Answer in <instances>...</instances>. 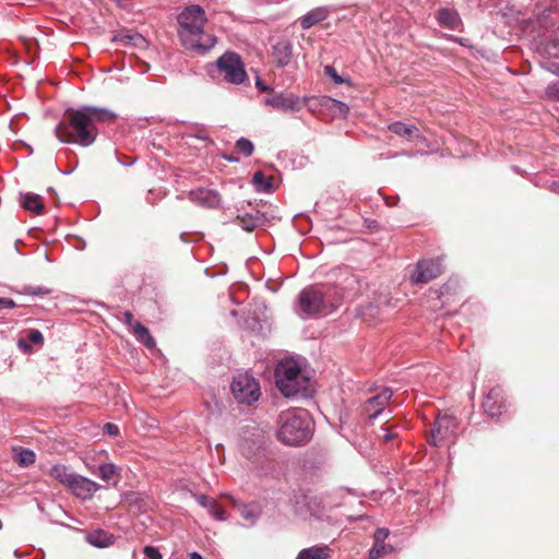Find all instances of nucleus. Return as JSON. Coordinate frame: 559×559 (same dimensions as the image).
<instances>
[{"instance_id":"f257e3e1","label":"nucleus","mask_w":559,"mask_h":559,"mask_svg":"<svg viewBox=\"0 0 559 559\" xmlns=\"http://www.w3.org/2000/svg\"><path fill=\"white\" fill-rule=\"evenodd\" d=\"M178 35L186 49L204 53L215 45L216 39L203 31L205 13L200 7L192 5L183 10L178 16Z\"/></svg>"},{"instance_id":"f03ea898","label":"nucleus","mask_w":559,"mask_h":559,"mask_svg":"<svg viewBox=\"0 0 559 559\" xmlns=\"http://www.w3.org/2000/svg\"><path fill=\"white\" fill-rule=\"evenodd\" d=\"M277 437L287 445H300L311 438L310 419L305 409L288 411L280 416Z\"/></svg>"},{"instance_id":"7ed1b4c3","label":"nucleus","mask_w":559,"mask_h":559,"mask_svg":"<svg viewBox=\"0 0 559 559\" xmlns=\"http://www.w3.org/2000/svg\"><path fill=\"white\" fill-rule=\"evenodd\" d=\"M342 294L335 287L321 289L309 287L299 294V307L308 316L328 314L337 309L342 302Z\"/></svg>"},{"instance_id":"20e7f679","label":"nucleus","mask_w":559,"mask_h":559,"mask_svg":"<svg viewBox=\"0 0 559 559\" xmlns=\"http://www.w3.org/2000/svg\"><path fill=\"white\" fill-rule=\"evenodd\" d=\"M114 116L95 109L72 110V143L87 146L97 135L96 124Z\"/></svg>"},{"instance_id":"39448f33","label":"nucleus","mask_w":559,"mask_h":559,"mask_svg":"<svg viewBox=\"0 0 559 559\" xmlns=\"http://www.w3.org/2000/svg\"><path fill=\"white\" fill-rule=\"evenodd\" d=\"M276 386L286 397L309 392L310 380L301 374L300 368L293 361L281 362L275 370Z\"/></svg>"},{"instance_id":"423d86ee","label":"nucleus","mask_w":559,"mask_h":559,"mask_svg":"<svg viewBox=\"0 0 559 559\" xmlns=\"http://www.w3.org/2000/svg\"><path fill=\"white\" fill-rule=\"evenodd\" d=\"M230 390L235 400L246 405L257 402L261 395L259 382L248 373L234 377Z\"/></svg>"},{"instance_id":"0eeeda50","label":"nucleus","mask_w":559,"mask_h":559,"mask_svg":"<svg viewBox=\"0 0 559 559\" xmlns=\"http://www.w3.org/2000/svg\"><path fill=\"white\" fill-rule=\"evenodd\" d=\"M457 419L448 414H438L430 430L428 441L435 447H441L445 442H452L456 437Z\"/></svg>"},{"instance_id":"6e6552de","label":"nucleus","mask_w":559,"mask_h":559,"mask_svg":"<svg viewBox=\"0 0 559 559\" xmlns=\"http://www.w3.org/2000/svg\"><path fill=\"white\" fill-rule=\"evenodd\" d=\"M217 68L227 82L234 84L242 83L247 73L240 57L235 52H226L217 59Z\"/></svg>"},{"instance_id":"1a4fd4ad","label":"nucleus","mask_w":559,"mask_h":559,"mask_svg":"<svg viewBox=\"0 0 559 559\" xmlns=\"http://www.w3.org/2000/svg\"><path fill=\"white\" fill-rule=\"evenodd\" d=\"M443 272L441 259L421 260L417 263L416 270L411 275V281L415 284L428 283Z\"/></svg>"},{"instance_id":"9d476101","label":"nucleus","mask_w":559,"mask_h":559,"mask_svg":"<svg viewBox=\"0 0 559 559\" xmlns=\"http://www.w3.org/2000/svg\"><path fill=\"white\" fill-rule=\"evenodd\" d=\"M392 397V391L388 388L382 389L380 393L368 399L361 405V415L366 416L368 419H373L381 415Z\"/></svg>"},{"instance_id":"9b49d317","label":"nucleus","mask_w":559,"mask_h":559,"mask_svg":"<svg viewBox=\"0 0 559 559\" xmlns=\"http://www.w3.org/2000/svg\"><path fill=\"white\" fill-rule=\"evenodd\" d=\"M506 404L504 391L501 386L497 385L486 395L483 407L490 417H496L502 414L506 409Z\"/></svg>"},{"instance_id":"f8f14e48","label":"nucleus","mask_w":559,"mask_h":559,"mask_svg":"<svg viewBox=\"0 0 559 559\" xmlns=\"http://www.w3.org/2000/svg\"><path fill=\"white\" fill-rule=\"evenodd\" d=\"M99 489L98 484L82 476H72V495L82 499L90 500Z\"/></svg>"},{"instance_id":"ddd939ff","label":"nucleus","mask_w":559,"mask_h":559,"mask_svg":"<svg viewBox=\"0 0 559 559\" xmlns=\"http://www.w3.org/2000/svg\"><path fill=\"white\" fill-rule=\"evenodd\" d=\"M293 56V45L289 40L283 39L272 46L271 57L278 67L287 66Z\"/></svg>"},{"instance_id":"4468645a","label":"nucleus","mask_w":559,"mask_h":559,"mask_svg":"<svg viewBox=\"0 0 559 559\" xmlns=\"http://www.w3.org/2000/svg\"><path fill=\"white\" fill-rule=\"evenodd\" d=\"M388 129L394 134L406 139L409 142L424 140L419 129L413 124H406L401 121L393 122L388 126Z\"/></svg>"},{"instance_id":"2eb2a0df","label":"nucleus","mask_w":559,"mask_h":559,"mask_svg":"<svg viewBox=\"0 0 559 559\" xmlns=\"http://www.w3.org/2000/svg\"><path fill=\"white\" fill-rule=\"evenodd\" d=\"M545 55L547 58L548 69L559 75V36L551 38L545 45Z\"/></svg>"},{"instance_id":"dca6fc26","label":"nucleus","mask_w":559,"mask_h":559,"mask_svg":"<svg viewBox=\"0 0 559 559\" xmlns=\"http://www.w3.org/2000/svg\"><path fill=\"white\" fill-rule=\"evenodd\" d=\"M330 15V10L325 7L314 8L307 14L300 17V26L302 29H308L316 24L324 21Z\"/></svg>"},{"instance_id":"f3484780","label":"nucleus","mask_w":559,"mask_h":559,"mask_svg":"<svg viewBox=\"0 0 559 559\" xmlns=\"http://www.w3.org/2000/svg\"><path fill=\"white\" fill-rule=\"evenodd\" d=\"M79 533L82 535L84 540L98 548L108 547L114 543L112 535L107 534L103 530H96L91 533L79 531Z\"/></svg>"},{"instance_id":"a211bd4d","label":"nucleus","mask_w":559,"mask_h":559,"mask_svg":"<svg viewBox=\"0 0 559 559\" xmlns=\"http://www.w3.org/2000/svg\"><path fill=\"white\" fill-rule=\"evenodd\" d=\"M189 198L192 202L202 206L213 207L218 203L217 193L206 189L192 190L189 193Z\"/></svg>"},{"instance_id":"6ab92c4d","label":"nucleus","mask_w":559,"mask_h":559,"mask_svg":"<svg viewBox=\"0 0 559 559\" xmlns=\"http://www.w3.org/2000/svg\"><path fill=\"white\" fill-rule=\"evenodd\" d=\"M331 552L332 549L328 545H316L299 551L296 559H328Z\"/></svg>"},{"instance_id":"aec40b11","label":"nucleus","mask_w":559,"mask_h":559,"mask_svg":"<svg viewBox=\"0 0 559 559\" xmlns=\"http://www.w3.org/2000/svg\"><path fill=\"white\" fill-rule=\"evenodd\" d=\"M437 19L439 23L450 29H455L460 24V16L457 12L451 9L438 10Z\"/></svg>"},{"instance_id":"412c9836","label":"nucleus","mask_w":559,"mask_h":559,"mask_svg":"<svg viewBox=\"0 0 559 559\" xmlns=\"http://www.w3.org/2000/svg\"><path fill=\"white\" fill-rule=\"evenodd\" d=\"M22 205L26 211L40 214L44 210V202L40 195L26 193L23 195Z\"/></svg>"},{"instance_id":"4be33fe9","label":"nucleus","mask_w":559,"mask_h":559,"mask_svg":"<svg viewBox=\"0 0 559 559\" xmlns=\"http://www.w3.org/2000/svg\"><path fill=\"white\" fill-rule=\"evenodd\" d=\"M198 501L201 506L204 508H207L210 513L216 519V520H224L225 510L224 508L218 504V502L212 498H209L206 496H200L198 498Z\"/></svg>"},{"instance_id":"5701e85b","label":"nucleus","mask_w":559,"mask_h":559,"mask_svg":"<svg viewBox=\"0 0 559 559\" xmlns=\"http://www.w3.org/2000/svg\"><path fill=\"white\" fill-rule=\"evenodd\" d=\"M133 334L139 342H141L147 348L155 347V340L150 334L147 328H145L142 323L135 322L132 328Z\"/></svg>"},{"instance_id":"b1692460","label":"nucleus","mask_w":559,"mask_h":559,"mask_svg":"<svg viewBox=\"0 0 559 559\" xmlns=\"http://www.w3.org/2000/svg\"><path fill=\"white\" fill-rule=\"evenodd\" d=\"M236 219L238 224L247 231L253 230L263 222V217L259 212L255 214L238 215Z\"/></svg>"},{"instance_id":"393cba45","label":"nucleus","mask_w":559,"mask_h":559,"mask_svg":"<svg viewBox=\"0 0 559 559\" xmlns=\"http://www.w3.org/2000/svg\"><path fill=\"white\" fill-rule=\"evenodd\" d=\"M44 341V336L41 334L40 331L38 330H31L28 333H27V336L26 338H20L19 342H17V346L19 348L23 349V350H28L31 349V343L32 344H41Z\"/></svg>"},{"instance_id":"a878e982","label":"nucleus","mask_w":559,"mask_h":559,"mask_svg":"<svg viewBox=\"0 0 559 559\" xmlns=\"http://www.w3.org/2000/svg\"><path fill=\"white\" fill-rule=\"evenodd\" d=\"M117 39L124 45H131L139 48H144L147 45L146 39L141 34H121Z\"/></svg>"},{"instance_id":"bb28decb","label":"nucleus","mask_w":559,"mask_h":559,"mask_svg":"<svg viewBox=\"0 0 559 559\" xmlns=\"http://www.w3.org/2000/svg\"><path fill=\"white\" fill-rule=\"evenodd\" d=\"M393 551V547L385 543H374L369 550V559H380Z\"/></svg>"},{"instance_id":"cd10ccee","label":"nucleus","mask_w":559,"mask_h":559,"mask_svg":"<svg viewBox=\"0 0 559 559\" xmlns=\"http://www.w3.org/2000/svg\"><path fill=\"white\" fill-rule=\"evenodd\" d=\"M51 476L58 479L61 484L67 487H70V473L68 472L67 466L63 465H55L51 468Z\"/></svg>"},{"instance_id":"c85d7f7f","label":"nucleus","mask_w":559,"mask_h":559,"mask_svg":"<svg viewBox=\"0 0 559 559\" xmlns=\"http://www.w3.org/2000/svg\"><path fill=\"white\" fill-rule=\"evenodd\" d=\"M271 180L272 178H266L262 171H257L253 175L252 182L259 191L269 192L272 188Z\"/></svg>"},{"instance_id":"c756f323","label":"nucleus","mask_w":559,"mask_h":559,"mask_svg":"<svg viewBox=\"0 0 559 559\" xmlns=\"http://www.w3.org/2000/svg\"><path fill=\"white\" fill-rule=\"evenodd\" d=\"M56 135L58 136L59 141L62 143L70 142V130H69V126L66 121H61L56 127Z\"/></svg>"},{"instance_id":"7c9ffc66","label":"nucleus","mask_w":559,"mask_h":559,"mask_svg":"<svg viewBox=\"0 0 559 559\" xmlns=\"http://www.w3.org/2000/svg\"><path fill=\"white\" fill-rule=\"evenodd\" d=\"M236 147L245 156H250L253 153V148H254L253 143L250 140L246 139V138H240L236 142Z\"/></svg>"},{"instance_id":"2f4dec72","label":"nucleus","mask_w":559,"mask_h":559,"mask_svg":"<svg viewBox=\"0 0 559 559\" xmlns=\"http://www.w3.org/2000/svg\"><path fill=\"white\" fill-rule=\"evenodd\" d=\"M116 474H117V467L111 463L103 464L99 466V476L104 480L111 479L112 476Z\"/></svg>"},{"instance_id":"473e14b6","label":"nucleus","mask_w":559,"mask_h":559,"mask_svg":"<svg viewBox=\"0 0 559 559\" xmlns=\"http://www.w3.org/2000/svg\"><path fill=\"white\" fill-rule=\"evenodd\" d=\"M17 462L22 466H28L35 462V453L31 450H22L17 455Z\"/></svg>"},{"instance_id":"72a5a7b5","label":"nucleus","mask_w":559,"mask_h":559,"mask_svg":"<svg viewBox=\"0 0 559 559\" xmlns=\"http://www.w3.org/2000/svg\"><path fill=\"white\" fill-rule=\"evenodd\" d=\"M328 102H331L330 108L336 110L340 116L345 117L348 114L349 108L346 104L332 98H328Z\"/></svg>"},{"instance_id":"f704fd0d","label":"nucleus","mask_w":559,"mask_h":559,"mask_svg":"<svg viewBox=\"0 0 559 559\" xmlns=\"http://www.w3.org/2000/svg\"><path fill=\"white\" fill-rule=\"evenodd\" d=\"M26 293L33 296H44L50 293L49 289L41 286H27L25 288Z\"/></svg>"},{"instance_id":"c9c22d12","label":"nucleus","mask_w":559,"mask_h":559,"mask_svg":"<svg viewBox=\"0 0 559 559\" xmlns=\"http://www.w3.org/2000/svg\"><path fill=\"white\" fill-rule=\"evenodd\" d=\"M549 99L559 100V82L550 84L546 90Z\"/></svg>"},{"instance_id":"e433bc0d","label":"nucleus","mask_w":559,"mask_h":559,"mask_svg":"<svg viewBox=\"0 0 559 559\" xmlns=\"http://www.w3.org/2000/svg\"><path fill=\"white\" fill-rule=\"evenodd\" d=\"M143 551L147 559H163L162 554L156 547L146 546Z\"/></svg>"},{"instance_id":"4c0bfd02","label":"nucleus","mask_w":559,"mask_h":559,"mask_svg":"<svg viewBox=\"0 0 559 559\" xmlns=\"http://www.w3.org/2000/svg\"><path fill=\"white\" fill-rule=\"evenodd\" d=\"M324 71H325V74L329 75L336 84H341V83L345 82V80L338 75V73L336 72V70L333 67L326 66Z\"/></svg>"},{"instance_id":"58836bf2","label":"nucleus","mask_w":559,"mask_h":559,"mask_svg":"<svg viewBox=\"0 0 559 559\" xmlns=\"http://www.w3.org/2000/svg\"><path fill=\"white\" fill-rule=\"evenodd\" d=\"M389 536V530L388 528H378L376 532H374V535H373V538H374V543H384V540L388 538Z\"/></svg>"},{"instance_id":"ea45409f","label":"nucleus","mask_w":559,"mask_h":559,"mask_svg":"<svg viewBox=\"0 0 559 559\" xmlns=\"http://www.w3.org/2000/svg\"><path fill=\"white\" fill-rule=\"evenodd\" d=\"M383 436H381V440L383 443L388 444L390 443L391 441H393L395 438H397V435L393 431H390L389 429L386 428H383Z\"/></svg>"},{"instance_id":"a19ab883","label":"nucleus","mask_w":559,"mask_h":559,"mask_svg":"<svg viewBox=\"0 0 559 559\" xmlns=\"http://www.w3.org/2000/svg\"><path fill=\"white\" fill-rule=\"evenodd\" d=\"M104 431L105 433L109 435V436H112V437H116L119 435V428L117 425L115 424H111V423H107L105 426H104Z\"/></svg>"},{"instance_id":"79ce46f5","label":"nucleus","mask_w":559,"mask_h":559,"mask_svg":"<svg viewBox=\"0 0 559 559\" xmlns=\"http://www.w3.org/2000/svg\"><path fill=\"white\" fill-rule=\"evenodd\" d=\"M14 306H15V302L12 299L0 298V309L1 308L12 309V308H14Z\"/></svg>"},{"instance_id":"37998d69","label":"nucleus","mask_w":559,"mask_h":559,"mask_svg":"<svg viewBox=\"0 0 559 559\" xmlns=\"http://www.w3.org/2000/svg\"><path fill=\"white\" fill-rule=\"evenodd\" d=\"M123 320L127 325H129L130 328H133L135 321H133V314L130 311L123 312Z\"/></svg>"},{"instance_id":"c03bdc74","label":"nucleus","mask_w":559,"mask_h":559,"mask_svg":"<svg viewBox=\"0 0 559 559\" xmlns=\"http://www.w3.org/2000/svg\"><path fill=\"white\" fill-rule=\"evenodd\" d=\"M294 102L292 98H283L277 106H282L284 108H293Z\"/></svg>"},{"instance_id":"a18cd8bd","label":"nucleus","mask_w":559,"mask_h":559,"mask_svg":"<svg viewBox=\"0 0 559 559\" xmlns=\"http://www.w3.org/2000/svg\"><path fill=\"white\" fill-rule=\"evenodd\" d=\"M257 86L263 92L267 91V87L263 85L262 82L259 80L257 81Z\"/></svg>"},{"instance_id":"49530a36","label":"nucleus","mask_w":559,"mask_h":559,"mask_svg":"<svg viewBox=\"0 0 559 559\" xmlns=\"http://www.w3.org/2000/svg\"><path fill=\"white\" fill-rule=\"evenodd\" d=\"M450 290V285L449 284H444L442 287H441V295H443L444 293L449 292Z\"/></svg>"},{"instance_id":"de8ad7c7","label":"nucleus","mask_w":559,"mask_h":559,"mask_svg":"<svg viewBox=\"0 0 559 559\" xmlns=\"http://www.w3.org/2000/svg\"><path fill=\"white\" fill-rule=\"evenodd\" d=\"M190 559H203V558L198 552H192V554H190Z\"/></svg>"}]
</instances>
